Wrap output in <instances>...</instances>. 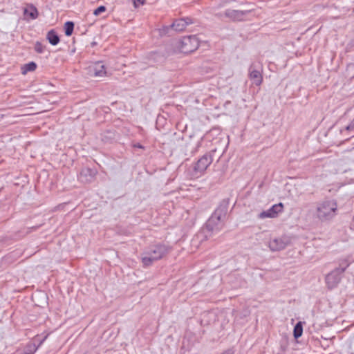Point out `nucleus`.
<instances>
[{
    "mask_svg": "<svg viewBox=\"0 0 354 354\" xmlns=\"http://www.w3.org/2000/svg\"><path fill=\"white\" fill-rule=\"evenodd\" d=\"M337 205L334 201H326L318 205L316 215L323 221L332 218L336 214Z\"/></svg>",
    "mask_w": 354,
    "mask_h": 354,
    "instance_id": "f257e3e1",
    "label": "nucleus"
},
{
    "mask_svg": "<svg viewBox=\"0 0 354 354\" xmlns=\"http://www.w3.org/2000/svg\"><path fill=\"white\" fill-rule=\"evenodd\" d=\"M169 248L165 245H157L153 249L146 253L142 258V262L144 266H151L154 261L163 258L169 252Z\"/></svg>",
    "mask_w": 354,
    "mask_h": 354,
    "instance_id": "f03ea898",
    "label": "nucleus"
},
{
    "mask_svg": "<svg viewBox=\"0 0 354 354\" xmlns=\"http://www.w3.org/2000/svg\"><path fill=\"white\" fill-rule=\"evenodd\" d=\"M199 46V41L195 36L183 37L177 46L178 50L180 53L188 54L196 50Z\"/></svg>",
    "mask_w": 354,
    "mask_h": 354,
    "instance_id": "7ed1b4c3",
    "label": "nucleus"
},
{
    "mask_svg": "<svg viewBox=\"0 0 354 354\" xmlns=\"http://www.w3.org/2000/svg\"><path fill=\"white\" fill-rule=\"evenodd\" d=\"M88 73L93 77H104L107 76L106 66L101 62H97L90 66Z\"/></svg>",
    "mask_w": 354,
    "mask_h": 354,
    "instance_id": "20e7f679",
    "label": "nucleus"
},
{
    "mask_svg": "<svg viewBox=\"0 0 354 354\" xmlns=\"http://www.w3.org/2000/svg\"><path fill=\"white\" fill-rule=\"evenodd\" d=\"M283 210V204L282 203H279L278 204H274L270 209L266 211H263L259 215V218L261 219H264L266 218H276L278 214L282 212Z\"/></svg>",
    "mask_w": 354,
    "mask_h": 354,
    "instance_id": "39448f33",
    "label": "nucleus"
},
{
    "mask_svg": "<svg viewBox=\"0 0 354 354\" xmlns=\"http://www.w3.org/2000/svg\"><path fill=\"white\" fill-rule=\"evenodd\" d=\"M212 162V157L209 155H205L197 161L194 169L200 174H203Z\"/></svg>",
    "mask_w": 354,
    "mask_h": 354,
    "instance_id": "423d86ee",
    "label": "nucleus"
},
{
    "mask_svg": "<svg viewBox=\"0 0 354 354\" xmlns=\"http://www.w3.org/2000/svg\"><path fill=\"white\" fill-rule=\"evenodd\" d=\"M345 268L342 269L341 272L338 270H334L329 273L326 277V283L328 288L331 289L335 288L340 281V273L343 272Z\"/></svg>",
    "mask_w": 354,
    "mask_h": 354,
    "instance_id": "0eeeda50",
    "label": "nucleus"
},
{
    "mask_svg": "<svg viewBox=\"0 0 354 354\" xmlns=\"http://www.w3.org/2000/svg\"><path fill=\"white\" fill-rule=\"evenodd\" d=\"M24 15L29 19H35L38 17L37 9L32 5L28 4L24 8Z\"/></svg>",
    "mask_w": 354,
    "mask_h": 354,
    "instance_id": "6e6552de",
    "label": "nucleus"
},
{
    "mask_svg": "<svg viewBox=\"0 0 354 354\" xmlns=\"http://www.w3.org/2000/svg\"><path fill=\"white\" fill-rule=\"evenodd\" d=\"M37 68V64L34 62H30L21 66V73L22 75H26L29 72H34Z\"/></svg>",
    "mask_w": 354,
    "mask_h": 354,
    "instance_id": "1a4fd4ad",
    "label": "nucleus"
},
{
    "mask_svg": "<svg viewBox=\"0 0 354 354\" xmlns=\"http://www.w3.org/2000/svg\"><path fill=\"white\" fill-rule=\"evenodd\" d=\"M188 24L189 23L187 22L185 19H179L173 22L172 28L176 31H182L186 28V26L188 25Z\"/></svg>",
    "mask_w": 354,
    "mask_h": 354,
    "instance_id": "9d476101",
    "label": "nucleus"
},
{
    "mask_svg": "<svg viewBox=\"0 0 354 354\" xmlns=\"http://www.w3.org/2000/svg\"><path fill=\"white\" fill-rule=\"evenodd\" d=\"M47 39L49 43L53 46L57 45L59 42V38L53 30H50L47 34Z\"/></svg>",
    "mask_w": 354,
    "mask_h": 354,
    "instance_id": "9b49d317",
    "label": "nucleus"
},
{
    "mask_svg": "<svg viewBox=\"0 0 354 354\" xmlns=\"http://www.w3.org/2000/svg\"><path fill=\"white\" fill-rule=\"evenodd\" d=\"M250 77L253 80V83L259 86L262 82V76L258 71H252L250 74Z\"/></svg>",
    "mask_w": 354,
    "mask_h": 354,
    "instance_id": "f8f14e48",
    "label": "nucleus"
},
{
    "mask_svg": "<svg viewBox=\"0 0 354 354\" xmlns=\"http://www.w3.org/2000/svg\"><path fill=\"white\" fill-rule=\"evenodd\" d=\"M303 326L301 322H299L295 326L293 330V335L295 339H298L302 335Z\"/></svg>",
    "mask_w": 354,
    "mask_h": 354,
    "instance_id": "ddd939ff",
    "label": "nucleus"
},
{
    "mask_svg": "<svg viewBox=\"0 0 354 354\" xmlns=\"http://www.w3.org/2000/svg\"><path fill=\"white\" fill-rule=\"evenodd\" d=\"M74 28V24L71 21H67L64 24V30L66 36H71Z\"/></svg>",
    "mask_w": 354,
    "mask_h": 354,
    "instance_id": "4468645a",
    "label": "nucleus"
},
{
    "mask_svg": "<svg viewBox=\"0 0 354 354\" xmlns=\"http://www.w3.org/2000/svg\"><path fill=\"white\" fill-rule=\"evenodd\" d=\"M106 10V7L104 6H99L97 8H96L94 11H93V15H95V16H97L99 15L100 14H101L102 12H105Z\"/></svg>",
    "mask_w": 354,
    "mask_h": 354,
    "instance_id": "2eb2a0df",
    "label": "nucleus"
},
{
    "mask_svg": "<svg viewBox=\"0 0 354 354\" xmlns=\"http://www.w3.org/2000/svg\"><path fill=\"white\" fill-rule=\"evenodd\" d=\"M146 0H133V6L135 8H138L142 6Z\"/></svg>",
    "mask_w": 354,
    "mask_h": 354,
    "instance_id": "dca6fc26",
    "label": "nucleus"
},
{
    "mask_svg": "<svg viewBox=\"0 0 354 354\" xmlns=\"http://www.w3.org/2000/svg\"><path fill=\"white\" fill-rule=\"evenodd\" d=\"M35 50L39 53H41L43 52V50H44V48H43V46L41 43L39 42H37L36 44H35Z\"/></svg>",
    "mask_w": 354,
    "mask_h": 354,
    "instance_id": "f3484780",
    "label": "nucleus"
},
{
    "mask_svg": "<svg viewBox=\"0 0 354 354\" xmlns=\"http://www.w3.org/2000/svg\"><path fill=\"white\" fill-rule=\"evenodd\" d=\"M134 147H138V148L143 149V147L141 145H140V144L134 145Z\"/></svg>",
    "mask_w": 354,
    "mask_h": 354,
    "instance_id": "a211bd4d",
    "label": "nucleus"
},
{
    "mask_svg": "<svg viewBox=\"0 0 354 354\" xmlns=\"http://www.w3.org/2000/svg\"><path fill=\"white\" fill-rule=\"evenodd\" d=\"M222 354H232L230 351H227V352H225Z\"/></svg>",
    "mask_w": 354,
    "mask_h": 354,
    "instance_id": "6ab92c4d",
    "label": "nucleus"
}]
</instances>
